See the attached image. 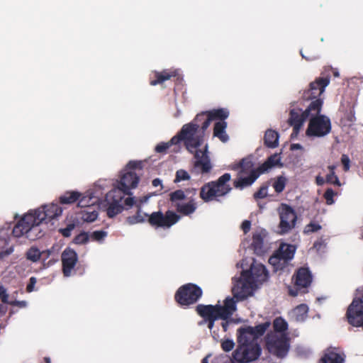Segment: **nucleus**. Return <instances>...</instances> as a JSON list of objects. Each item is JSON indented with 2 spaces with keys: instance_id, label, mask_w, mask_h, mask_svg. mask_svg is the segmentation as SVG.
<instances>
[{
  "instance_id": "f257e3e1",
  "label": "nucleus",
  "mask_w": 363,
  "mask_h": 363,
  "mask_svg": "<svg viewBox=\"0 0 363 363\" xmlns=\"http://www.w3.org/2000/svg\"><path fill=\"white\" fill-rule=\"evenodd\" d=\"M330 82V76L322 74L309 84L308 89L303 91L302 99L311 102L306 109H298V112L296 111V135L307 121L308 124L306 135L308 138H323L331 132L330 119L327 116L320 114L323 105V99L320 96Z\"/></svg>"
},
{
  "instance_id": "f03ea898",
  "label": "nucleus",
  "mask_w": 363,
  "mask_h": 363,
  "mask_svg": "<svg viewBox=\"0 0 363 363\" xmlns=\"http://www.w3.org/2000/svg\"><path fill=\"white\" fill-rule=\"evenodd\" d=\"M208 118L206 111L199 113L194 119L184 125H189V131L185 137V147L191 154H194L195 161L194 167L199 169L201 174H207L212 169V164L208 152V145H206L202 149H198L203 142V132L207 129L204 128L203 125Z\"/></svg>"
},
{
  "instance_id": "7ed1b4c3",
  "label": "nucleus",
  "mask_w": 363,
  "mask_h": 363,
  "mask_svg": "<svg viewBox=\"0 0 363 363\" xmlns=\"http://www.w3.org/2000/svg\"><path fill=\"white\" fill-rule=\"evenodd\" d=\"M280 162V157L278 155L274 154L269 156L258 167L255 164L251 157L248 156L240 160L241 168L237 174V178L233 181V186L235 189H243L251 186L260 174L267 172L273 167Z\"/></svg>"
},
{
  "instance_id": "20e7f679",
  "label": "nucleus",
  "mask_w": 363,
  "mask_h": 363,
  "mask_svg": "<svg viewBox=\"0 0 363 363\" xmlns=\"http://www.w3.org/2000/svg\"><path fill=\"white\" fill-rule=\"evenodd\" d=\"M231 179L229 173H225L216 181L205 184L200 190V197L203 201L209 202L215 200L217 197L223 196L228 194L232 188L227 184Z\"/></svg>"
},
{
  "instance_id": "39448f33",
  "label": "nucleus",
  "mask_w": 363,
  "mask_h": 363,
  "mask_svg": "<svg viewBox=\"0 0 363 363\" xmlns=\"http://www.w3.org/2000/svg\"><path fill=\"white\" fill-rule=\"evenodd\" d=\"M266 347L269 353L277 357H285L289 349L288 334L268 333L265 337Z\"/></svg>"
},
{
  "instance_id": "423d86ee",
  "label": "nucleus",
  "mask_w": 363,
  "mask_h": 363,
  "mask_svg": "<svg viewBox=\"0 0 363 363\" xmlns=\"http://www.w3.org/2000/svg\"><path fill=\"white\" fill-rule=\"evenodd\" d=\"M169 197L172 206L182 216H190L197 209L198 205L194 198L191 197L187 202H182L186 198L185 192L182 189H177L171 192Z\"/></svg>"
},
{
  "instance_id": "0eeeda50",
  "label": "nucleus",
  "mask_w": 363,
  "mask_h": 363,
  "mask_svg": "<svg viewBox=\"0 0 363 363\" xmlns=\"http://www.w3.org/2000/svg\"><path fill=\"white\" fill-rule=\"evenodd\" d=\"M203 295V291L198 285L188 283L180 286L175 293L174 299L182 306L196 303Z\"/></svg>"
},
{
  "instance_id": "6e6552de",
  "label": "nucleus",
  "mask_w": 363,
  "mask_h": 363,
  "mask_svg": "<svg viewBox=\"0 0 363 363\" xmlns=\"http://www.w3.org/2000/svg\"><path fill=\"white\" fill-rule=\"evenodd\" d=\"M255 282L250 276L248 272H242L240 277L235 280L232 292L235 298L238 301H243L248 296L252 295V291Z\"/></svg>"
},
{
  "instance_id": "1a4fd4ad",
  "label": "nucleus",
  "mask_w": 363,
  "mask_h": 363,
  "mask_svg": "<svg viewBox=\"0 0 363 363\" xmlns=\"http://www.w3.org/2000/svg\"><path fill=\"white\" fill-rule=\"evenodd\" d=\"M261 354V347L257 342L240 345L233 352L234 359L240 363H248L258 359Z\"/></svg>"
},
{
  "instance_id": "9d476101",
  "label": "nucleus",
  "mask_w": 363,
  "mask_h": 363,
  "mask_svg": "<svg viewBox=\"0 0 363 363\" xmlns=\"http://www.w3.org/2000/svg\"><path fill=\"white\" fill-rule=\"evenodd\" d=\"M38 225L35 220V215L31 212L25 214L14 225L12 234L16 238H21L23 235L30 240H35L30 235L33 230H38Z\"/></svg>"
},
{
  "instance_id": "9b49d317",
  "label": "nucleus",
  "mask_w": 363,
  "mask_h": 363,
  "mask_svg": "<svg viewBox=\"0 0 363 363\" xmlns=\"http://www.w3.org/2000/svg\"><path fill=\"white\" fill-rule=\"evenodd\" d=\"M147 217L148 223L152 226L157 228H170L180 219L179 215L170 210L167 211L165 214H163L161 211L153 212Z\"/></svg>"
},
{
  "instance_id": "f8f14e48",
  "label": "nucleus",
  "mask_w": 363,
  "mask_h": 363,
  "mask_svg": "<svg viewBox=\"0 0 363 363\" xmlns=\"http://www.w3.org/2000/svg\"><path fill=\"white\" fill-rule=\"evenodd\" d=\"M31 213L35 215V220L39 225L43 222L48 223L52 219L58 218L61 216L62 209L56 203H50L44 205Z\"/></svg>"
},
{
  "instance_id": "ddd939ff",
  "label": "nucleus",
  "mask_w": 363,
  "mask_h": 363,
  "mask_svg": "<svg viewBox=\"0 0 363 363\" xmlns=\"http://www.w3.org/2000/svg\"><path fill=\"white\" fill-rule=\"evenodd\" d=\"M197 314L203 318L199 322V325L207 323L208 328L211 330L214 327L215 321L221 319L222 316L216 312L212 305L199 304L196 306Z\"/></svg>"
},
{
  "instance_id": "4468645a",
  "label": "nucleus",
  "mask_w": 363,
  "mask_h": 363,
  "mask_svg": "<svg viewBox=\"0 0 363 363\" xmlns=\"http://www.w3.org/2000/svg\"><path fill=\"white\" fill-rule=\"evenodd\" d=\"M139 177L134 172H128L123 174L120 179L117 189L113 191V194L130 195V189L135 188L139 182Z\"/></svg>"
},
{
  "instance_id": "2eb2a0df",
  "label": "nucleus",
  "mask_w": 363,
  "mask_h": 363,
  "mask_svg": "<svg viewBox=\"0 0 363 363\" xmlns=\"http://www.w3.org/2000/svg\"><path fill=\"white\" fill-rule=\"evenodd\" d=\"M294 252V245L281 243L273 255L269 257V262L274 266L278 265L281 262L285 264L293 258Z\"/></svg>"
},
{
  "instance_id": "dca6fc26",
  "label": "nucleus",
  "mask_w": 363,
  "mask_h": 363,
  "mask_svg": "<svg viewBox=\"0 0 363 363\" xmlns=\"http://www.w3.org/2000/svg\"><path fill=\"white\" fill-rule=\"evenodd\" d=\"M61 261L63 275L70 277L78 262L77 253L71 247H66L61 254Z\"/></svg>"
},
{
  "instance_id": "f3484780",
  "label": "nucleus",
  "mask_w": 363,
  "mask_h": 363,
  "mask_svg": "<svg viewBox=\"0 0 363 363\" xmlns=\"http://www.w3.org/2000/svg\"><path fill=\"white\" fill-rule=\"evenodd\" d=\"M313 281V275L308 267H302L296 270V296L299 294L308 292V288Z\"/></svg>"
},
{
  "instance_id": "a211bd4d",
  "label": "nucleus",
  "mask_w": 363,
  "mask_h": 363,
  "mask_svg": "<svg viewBox=\"0 0 363 363\" xmlns=\"http://www.w3.org/2000/svg\"><path fill=\"white\" fill-rule=\"evenodd\" d=\"M279 228L281 233H287L295 225V211L286 204L282 203L279 208Z\"/></svg>"
},
{
  "instance_id": "6ab92c4d",
  "label": "nucleus",
  "mask_w": 363,
  "mask_h": 363,
  "mask_svg": "<svg viewBox=\"0 0 363 363\" xmlns=\"http://www.w3.org/2000/svg\"><path fill=\"white\" fill-rule=\"evenodd\" d=\"M345 354L340 348L329 347L323 351L318 363H344Z\"/></svg>"
},
{
  "instance_id": "aec40b11",
  "label": "nucleus",
  "mask_w": 363,
  "mask_h": 363,
  "mask_svg": "<svg viewBox=\"0 0 363 363\" xmlns=\"http://www.w3.org/2000/svg\"><path fill=\"white\" fill-rule=\"evenodd\" d=\"M189 125H183L181 130L168 143H160L157 144L155 148V150L157 153H166L167 150L173 145H177L180 142L183 141L185 145V136L186 133H190L189 131Z\"/></svg>"
},
{
  "instance_id": "412c9836",
  "label": "nucleus",
  "mask_w": 363,
  "mask_h": 363,
  "mask_svg": "<svg viewBox=\"0 0 363 363\" xmlns=\"http://www.w3.org/2000/svg\"><path fill=\"white\" fill-rule=\"evenodd\" d=\"M212 307H214L216 312L222 316L223 320H226L229 319L236 311V302L233 298H227L224 301L223 306L216 304L212 305Z\"/></svg>"
},
{
  "instance_id": "4be33fe9",
  "label": "nucleus",
  "mask_w": 363,
  "mask_h": 363,
  "mask_svg": "<svg viewBox=\"0 0 363 363\" xmlns=\"http://www.w3.org/2000/svg\"><path fill=\"white\" fill-rule=\"evenodd\" d=\"M243 272H248L255 283H262L268 278V272L264 265L262 264L252 263L250 269L243 270Z\"/></svg>"
},
{
  "instance_id": "5701e85b",
  "label": "nucleus",
  "mask_w": 363,
  "mask_h": 363,
  "mask_svg": "<svg viewBox=\"0 0 363 363\" xmlns=\"http://www.w3.org/2000/svg\"><path fill=\"white\" fill-rule=\"evenodd\" d=\"M206 113L208 114V118L206 119L203 125L204 128H208L213 120L225 121V120L229 116V111L226 108H223L213 109L211 111H206Z\"/></svg>"
},
{
  "instance_id": "b1692460",
  "label": "nucleus",
  "mask_w": 363,
  "mask_h": 363,
  "mask_svg": "<svg viewBox=\"0 0 363 363\" xmlns=\"http://www.w3.org/2000/svg\"><path fill=\"white\" fill-rule=\"evenodd\" d=\"M248 326L241 327L238 329V342L240 345L251 344L252 342H257V340L253 335L248 334Z\"/></svg>"
},
{
  "instance_id": "393cba45",
  "label": "nucleus",
  "mask_w": 363,
  "mask_h": 363,
  "mask_svg": "<svg viewBox=\"0 0 363 363\" xmlns=\"http://www.w3.org/2000/svg\"><path fill=\"white\" fill-rule=\"evenodd\" d=\"M227 123L225 121L216 122L213 127V136L218 138L221 142L226 143L229 136L226 133Z\"/></svg>"
},
{
  "instance_id": "a878e982",
  "label": "nucleus",
  "mask_w": 363,
  "mask_h": 363,
  "mask_svg": "<svg viewBox=\"0 0 363 363\" xmlns=\"http://www.w3.org/2000/svg\"><path fill=\"white\" fill-rule=\"evenodd\" d=\"M113 198V201L110 203L109 206L106 210L107 216L109 218H113L118 213H121L123 210V206L120 204V201L122 199L123 196H119V199H116L115 197L116 196V194H113V191L111 193Z\"/></svg>"
},
{
  "instance_id": "bb28decb",
  "label": "nucleus",
  "mask_w": 363,
  "mask_h": 363,
  "mask_svg": "<svg viewBox=\"0 0 363 363\" xmlns=\"http://www.w3.org/2000/svg\"><path fill=\"white\" fill-rule=\"evenodd\" d=\"M155 79H152L150 82V84L151 86H155L157 84H161L164 81L169 80L171 77L176 76L175 71H169L167 69L163 70L162 72H155Z\"/></svg>"
},
{
  "instance_id": "cd10ccee",
  "label": "nucleus",
  "mask_w": 363,
  "mask_h": 363,
  "mask_svg": "<svg viewBox=\"0 0 363 363\" xmlns=\"http://www.w3.org/2000/svg\"><path fill=\"white\" fill-rule=\"evenodd\" d=\"M264 144L269 148L277 147L279 145V134L277 131L269 129L264 136Z\"/></svg>"
},
{
  "instance_id": "c85d7f7f",
  "label": "nucleus",
  "mask_w": 363,
  "mask_h": 363,
  "mask_svg": "<svg viewBox=\"0 0 363 363\" xmlns=\"http://www.w3.org/2000/svg\"><path fill=\"white\" fill-rule=\"evenodd\" d=\"M266 235L267 232L265 230L263 229L257 231L253 234L252 247L255 251L262 250L264 244V239L266 237Z\"/></svg>"
},
{
  "instance_id": "c756f323",
  "label": "nucleus",
  "mask_w": 363,
  "mask_h": 363,
  "mask_svg": "<svg viewBox=\"0 0 363 363\" xmlns=\"http://www.w3.org/2000/svg\"><path fill=\"white\" fill-rule=\"evenodd\" d=\"M79 214L81 215V219L86 223L94 222L99 216L98 211L93 206L82 210Z\"/></svg>"
},
{
  "instance_id": "7c9ffc66",
  "label": "nucleus",
  "mask_w": 363,
  "mask_h": 363,
  "mask_svg": "<svg viewBox=\"0 0 363 363\" xmlns=\"http://www.w3.org/2000/svg\"><path fill=\"white\" fill-rule=\"evenodd\" d=\"M273 331L269 333H276L277 334H287L288 330L287 322L281 317L276 318L272 323Z\"/></svg>"
},
{
  "instance_id": "2f4dec72",
  "label": "nucleus",
  "mask_w": 363,
  "mask_h": 363,
  "mask_svg": "<svg viewBox=\"0 0 363 363\" xmlns=\"http://www.w3.org/2000/svg\"><path fill=\"white\" fill-rule=\"evenodd\" d=\"M270 325V322L267 321L259 324L255 327L248 326V334L255 335L257 340L258 337L262 336L264 334V333L269 328Z\"/></svg>"
},
{
  "instance_id": "473e14b6",
  "label": "nucleus",
  "mask_w": 363,
  "mask_h": 363,
  "mask_svg": "<svg viewBox=\"0 0 363 363\" xmlns=\"http://www.w3.org/2000/svg\"><path fill=\"white\" fill-rule=\"evenodd\" d=\"M81 196L82 194L78 191H67L60 196L59 201L62 204H72L75 203Z\"/></svg>"
},
{
  "instance_id": "72a5a7b5",
  "label": "nucleus",
  "mask_w": 363,
  "mask_h": 363,
  "mask_svg": "<svg viewBox=\"0 0 363 363\" xmlns=\"http://www.w3.org/2000/svg\"><path fill=\"white\" fill-rule=\"evenodd\" d=\"M309 308L307 304L296 306V322H304L308 317Z\"/></svg>"
},
{
  "instance_id": "f704fd0d",
  "label": "nucleus",
  "mask_w": 363,
  "mask_h": 363,
  "mask_svg": "<svg viewBox=\"0 0 363 363\" xmlns=\"http://www.w3.org/2000/svg\"><path fill=\"white\" fill-rule=\"evenodd\" d=\"M148 214L144 213L141 214L140 208H138L137 213L134 216H128L126 218V221L129 225H134L138 223H143L145 220V218H147Z\"/></svg>"
},
{
  "instance_id": "c9c22d12",
  "label": "nucleus",
  "mask_w": 363,
  "mask_h": 363,
  "mask_svg": "<svg viewBox=\"0 0 363 363\" xmlns=\"http://www.w3.org/2000/svg\"><path fill=\"white\" fill-rule=\"evenodd\" d=\"M312 354V350L303 345H296V357L301 359H308Z\"/></svg>"
},
{
  "instance_id": "e433bc0d",
  "label": "nucleus",
  "mask_w": 363,
  "mask_h": 363,
  "mask_svg": "<svg viewBox=\"0 0 363 363\" xmlns=\"http://www.w3.org/2000/svg\"><path fill=\"white\" fill-rule=\"evenodd\" d=\"M41 253L36 247H30L26 252V258L32 262H37L40 259Z\"/></svg>"
},
{
  "instance_id": "4c0bfd02",
  "label": "nucleus",
  "mask_w": 363,
  "mask_h": 363,
  "mask_svg": "<svg viewBox=\"0 0 363 363\" xmlns=\"http://www.w3.org/2000/svg\"><path fill=\"white\" fill-rule=\"evenodd\" d=\"M273 188L277 193L284 191L286 186V179L284 177H279L272 184Z\"/></svg>"
},
{
  "instance_id": "58836bf2",
  "label": "nucleus",
  "mask_w": 363,
  "mask_h": 363,
  "mask_svg": "<svg viewBox=\"0 0 363 363\" xmlns=\"http://www.w3.org/2000/svg\"><path fill=\"white\" fill-rule=\"evenodd\" d=\"M321 228H322V227L319 223L314 222V221H311L305 226L303 233L305 234H310V233L318 232Z\"/></svg>"
},
{
  "instance_id": "ea45409f",
  "label": "nucleus",
  "mask_w": 363,
  "mask_h": 363,
  "mask_svg": "<svg viewBox=\"0 0 363 363\" xmlns=\"http://www.w3.org/2000/svg\"><path fill=\"white\" fill-rule=\"evenodd\" d=\"M89 240V233L86 232H82L74 237L73 242L77 245H83L87 243Z\"/></svg>"
},
{
  "instance_id": "a19ab883",
  "label": "nucleus",
  "mask_w": 363,
  "mask_h": 363,
  "mask_svg": "<svg viewBox=\"0 0 363 363\" xmlns=\"http://www.w3.org/2000/svg\"><path fill=\"white\" fill-rule=\"evenodd\" d=\"M190 179V175L189 173L184 169H179L176 172V176L174 179V183H178L182 181H186Z\"/></svg>"
},
{
  "instance_id": "79ce46f5",
  "label": "nucleus",
  "mask_w": 363,
  "mask_h": 363,
  "mask_svg": "<svg viewBox=\"0 0 363 363\" xmlns=\"http://www.w3.org/2000/svg\"><path fill=\"white\" fill-rule=\"evenodd\" d=\"M337 194L333 189L328 188L326 189L323 194V198L325 199L326 204L332 205L335 203L333 197Z\"/></svg>"
},
{
  "instance_id": "37998d69",
  "label": "nucleus",
  "mask_w": 363,
  "mask_h": 363,
  "mask_svg": "<svg viewBox=\"0 0 363 363\" xmlns=\"http://www.w3.org/2000/svg\"><path fill=\"white\" fill-rule=\"evenodd\" d=\"M268 184L262 185L257 191L254 194V198L255 199H264L267 196Z\"/></svg>"
},
{
  "instance_id": "c03bdc74",
  "label": "nucleus",
  "mask_w": 363,
  "mask_h": 363,
  "mask_svg": "<svg viewBox=\"0 0 363 363\" xmlns=\"http://www.w3.org/2000/svg\"><path fill=\"white\" fill-rule=\"evenodd\" d=\"M107 236V232L104 230H96L94 231L90 238L94 241L101 242Z\"/></svg>"
},
{
  "instance_id": "a18cd8bd",
  "label": "nucleus",
  "mask_w": 363,
  "mask_h": 363,
  "mask_svg": "<svg viewBox=\"0 0 363 363\" xmlns=\"http://www.w3.org/2000/svg\"><path fill=\"white\" fill-rule=\"evenodd\" d=\"M91 196H82L80 197L77 201L78 202V206L81 208H88L91 207L93 205V202H91Z\"/></svg>"
},
{
  "instance_id": "49530a36",
  "label": "nucleus",
  "mask_w": 363,
  "mask_h": 363,
  "mask_svg": "<svg viewBox=\"0 0 363 363\" xmlns=\"http://www.w3.org/2000/svg\"><path fill=\"white\" fill-rule=\"evenodd\" d=\"M75 226L76 225L74 223H69L66 228L59 229V233H61L63 237L69 238L71 235L72 231L74 229Z\"/></svg>"
},
{
  "instance_id": "de8ad7c7",
  "label": "nucleus",
  "mask_w": 363,
  "mask_h": 363,
  "mask_svg": "<svg viewBox=\"0 0 363 363\" xmlns=\"http://www.w3.org/2000/svg\"><path fill=\"white\" fill-rule=\"evenodd\" d=\"M289 118L288 123L290 126L292 127V133L291 134V138L293 139L295 137V108H291L289 112Z\"/></svg>"
},
{
  "instance_id": "09e8293b",
  "label": "nucleus",
  "mask_w": 363,
  "mask_h": 363,
  "mask_svg": "<svg viewBox=\"0 0 363 363\" xmlns=\"http://www.w3.org/2000/svg\"><path fill=\"white\" fill-rule=\"evenodd\" d=\"M0 300L4 305L9 304L11 302L9 301V294L7 293V290L3 285H0Z\"/></svg>"
},
{
  "instance_id": "8fccbe9b",
  "label": "nucleus",
  "mask_w": 363,
  "mask_h": 363,
  "mask_svg": "<svg viewBox=\"0 0 363 363\" xmlns=\"http://www.w3.org/2000/svg\"><path fill=\"white\" fill-rule=\"evenodd\" d=\"M235 346V343L232 340H225L221 342V347L225 352L231 351Z\"/></svg>"
},
{
  "instance_id": "3c124183",
  "label": "nucleus",
  "mask_w": 363,
  "mask_h": 363,
  "mask_svg": "<svg viewBox=\"0 0 363 363\" xmlns=\"http://www.w3.org/2000/svg\"><path fill=\"white\" fill-rule=\"evenodd\" d=\"M326 182L330 184H336L337 186L340 185V182L339 181L338 177L335 174V172H330L326 176Z\"/></svg>"
},
{
  "instance_id": "603ef678",
  "label": "nucleus",
  "mask_w": 363,
  "mask_h": 363,
  "mask_svg": "<svg viewBox=\"0 0 363 363\" xmlns=\"http://www.w3.org/2000/svg\"><path fill=\"white\" fill-rule=\"evenodd\" d=\"M341 162L343 165V170L345 172H347L350 169V160L348 157V155L343 154L341 157Z\"/></svg>"
},
{
  "instance_id": "864d4df0",
  "label": "nucleus",
  "mask_w": 363,
  "mask_h": 363,
  "mask_svg": "<svg viewBox=\"0 0 363 363\" xmlns=\"http://www.w3.org/2000/svg\"><path fill=\"white\" fill-rule=\"evenodd\" d=\"M36 282H37V279L35 277H31L29 279V282L26 286V291L28 293H30L34 290V287H35Z\"/></svg>"
},
{
  "instance_id": "5fc2aeb1",
  "label": "nucleus",
  "mask_w": 363,
  "mask_h": 363,
  "mask_svg": "<svg viewBox=\"0 0 363 363\" xmlns=\"http://www.w3.org/2000/svg\"><path fill=\"white\" fill-rule=\"evenodd\" d=\"M250 227H251V222L250 220H245L242 223L241 228L245 234H247L250 231Z\"/></svg>"
},
{
  "instance_id": "6e6d98bb",
  "label": "nucleus",
  "mask_w": 363,
  "mask_h": 363,
  "mask_svg": "<svg viewBox=\"0 0 363 363\" xmlns=\"http://www.w3.org/2000/svg\"><path fill=\"white\" fill-rule=\"evenodd\" d=\"M9 305L19 308H26L27 306V302L26 301H11Z\"/></svg>"
},
{
  "instance_id": "4d7b16f0",
  "label": "nucleus",
  "mask_w": 363,
  "mask_h": 363,
  "mask_svg": "<svg viewBox=\"0 0 363 363\" xmlns=\"http://www.w3.org/2000/svg\"><path fill=\"white\" fill-rule=\"evenodd\" d=\"M127 168L130 169H135L138 167H140V162H135V161H130L128 164H127Z\"/></svg>"
},
{
  "instance_id": "13d9d810",
  "label": "nucleus",
  "mask_w": 363,
  "mask_h": 363,
  "mask_svg": "<svg viewBox=\"0 0 363 363\" xmlns=\"http://www.w3.org/2000/svg\"><path fill=\"white\" fill-rule=\"evenodd\" d=\"M152 184L154 187L160 186V192L162 191L163 186H162V180L160 179L156 178V179H153L152 182Z\"/></svg>"
},
{
  "instance_id": "bf43d9fd",
  "label": "nucleus",
  "mask_w": 363,
  "mask_h": 363,
  "mask_svg": "<svg viewBox=\"0 0 363 363\" xmlns=\"http://www.w3.org/2000/svg\"><path fill=\"white\" fill-rule=\"evenodd\" d=\"M7 311L8 307L3 303H0V318L6 313Z\"/></svg>"
},
{
  "instance_id": "052dcab7",
  "label": "nucleus",
  "mask_w": 363,
  "mask_h": 363,
  "mask_svg": "<svg viewBox=\"0 0 363 363\" xmlns=\"http://www.w3.org/2000/svg\"><path fill=\"white\" fill-rule=\"evenodd\" d=\"M135 203L134 198L133 197H127L124 203L125 205L131 207Z\"/></svg>"
},
{
  "instance_id": "680f3d73",
  "label": "nucleus",
  "mask_w": 363,
  "mask_h": 363,
  "mask_svg": "<svg viewBox=\"0 0 363 363\" xmlns=\"http://www.w3.org/2000/svg\"><path fill=\"white\" fill-rule=\"evenodd\" d=\"M12 252H13V249L12 248H9V249H7L5 251L0 252V258H4L6 256L9 255L10 254H11Z\"/></svg>"
},
{
  "instance_id": "e2e57ef3",
  "label": "nucleus",
  "mask_w": 363,
  "mask_h": 363,
  "mask_svg": "<svg viewBox=\"0 0 363 363\" xmlns=\"http://www.w3.org/2000/svg\"><path fill=\"white\" fill-rule=\"evenodd\" d=\"M241 168L240 160L238 162L233 163L230 165V169L235 171H240Z\"/></svg>"
},
{
  "instance_id": "0e129e2a",
  "label": "nucleus",
  "mask_w": 363,
  "mask_h": 363,
  "mask_svg": "<svg viewBox=\"0 0 363 363\" xmlns=\"http://www.w3.org/2000/svg\"><path fill=\"white\" fill-rule=\"evenodd\" d=\"M221 326L223 328V331L226 332L229 326L228 319H227L226 320H223V322L221 323Z\"/></svg>"
},
{
  "instance_id": "69168bd1",
  "label": "nucleus",
  "mask_w": 363,
  "mask_h": 363,
  "mask_svg": "<svg viewBox=\"0 0 363 363\" xmlns=\"http://www.w3.org/2000/svg\"><path fill=\"white\" fill-rule=\"evenodd\" d=\"M315 180L318 185H323L325 182L324 179L320 176H318Z\"/></svg>"
},
{
  "instance_id": "338daca9",
  "label": "nucleus",
  "mask_w": 363,
  "mask_h": 363,
  "mask_svg": "<svg viewBox=\"0 0 363 363\" xmlns=\"http://www.w3.org/2000/svg\"><path fill=\"white\" fill-rule=\"evenodd\" d=\"M321 246V242H315L314 244H313V247L318 250Z\"/></svg>"
},
{
  "instance_id": "774afa93",
  "label": "nucleus",
  "mask_w": 363,
  "mask_h": 363,
  "mask_svg": "<svg viewBox=\"0 0 363 363\" xmlns=\"http://www.w3.org/2000/svg\"><path fill=\"white\" fill-rule=\"evenodd\" d=\"M44 363H51L50 357H45L43 359Z\"/></svg>"
}]
</instances>
